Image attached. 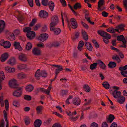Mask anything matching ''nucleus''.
I'll list each match as a JSON object with an SVG mask.
<instances>
[{"label": "nucleus", "mask_w": 127, "mask_h": 127, "mask_svg": "<svg viewBox=\"0 0 127 127\" xmlns=\"http://www.w3.org/2000/svg\"><path fill=\"white\" fill-rule=\"evenodd\" d=\"M59 22V20L57 16H54L52 18L51 22L50 24V28L54 27L56 26Z\"/></svg>", "instance_id": "1"}, {"label": "nucleus", "mask_w": 127, "mask_h": 127, "mask_svg": "<svg viewBox=\"0 0 127 127\" xmlns=\"http://www.w3.org/2000/svg\"><path fill=\"white\" fill-rule=\"evenodd\" d=\"M97 32L101 36L104 37V38L110 39L111 38V35L108 33L102 30H98Z\"/></svg>", "instance_id": "2"}, {"label": "nucleus", "mask_w": 127, "mask_h": 127, "mask_svg": "<svg viewBox=\"0 0 127 127\" xmlns=\"http://www.w3.org/2000/svg\"><path fill=\"white\" fill-rule=\"evenodd\" d=\"M22 88L20 87L17 90H16L13 92V95L17 97H19L21 96L22 93Z\"/></svg>", "instance_id": "3"}, {"label": "nucleus", "mask_w": 127, "mask_h": 127, "mask_svg": "<svg viewBox=\"0 0 127 127\" xmlns=\"http://www.w3.org/2000/svg\"><path fill=\"white\" fill-rule=\"evenodd\" d=\"M0 44L5 48H8L10 47L11 44L8 41H4L3 40H2L0 42Z\"/></svg>", "instance_id": "4"}, {"label": "nucleus", "mask_w": 127, "mask_h": 127, "mask_svg": "<svg viewBox=\"0 0 127 127\" xmlns=\"http://www.w3.org/2000/svg\"><path fill=\"white\" fill-rule=\"evenodd\" d=\"M8 84L10 87L14 88H17L18 86L16 81L14 79L10 80Z\"/></svg>", "instance_id": "5"}, {"label": "nucleus", "mask_w": 127, "mask_h": 127, "mask_svg": "<svg viewBox=\"0 0 127 127\" xmlns=\"http://www.w3.org/2000/svg\"><path fill=\"white\" fill-rule=\"evenodd\" d=\"M50 30L53 32L54 34L56 35H58L61 32V29L58 28H54V27L50 28Z\"/></svg>", "instance_id": "6"}, {"label": "nucleus", "mask_w": 127, "mask_h": 127, "mask_svg": "<svg viewBox=\"0 0 127 127\" xmlns=\"http://www.w3.org/2000/svg\"><path fill=\"white\" fill-rule=\"evenodd\" d=\"M48 36L46 34H42L40 35L38 38V40L43 42L46 40Z\"/></svg>", "instance_id": "7"}, {"label": "nucleus", "mask_w": 127, "mask_h": 127, "mask_svg": "<svg viewBox=\"0 0 127 127\" xmlns=\"http://www.w3.org/2000/svg\"><path fill=\"white\" fill-rule=\"evenodd\" d=\"M26 36L29 39H32L34 38L35 36V33L33 31H31L30 32L27 33Z\"/></svg>", "instance_id": "8"}, {"label": "nucleus", "mask_w": 127, "mask_h": 127, "mask_svg": "<svg viewBox=\"0 0 127 127\" xmlns=\"http://www.w3.org/2000/svg\"><path fill=\"white\" fill-rule=\"evenodd\" d=\"M104 0H100L98 2V9L99 11H102L105 9V7H103L101 8V6L104 4Z\"/></svg>", "instance_id": "9"}, {"label": "nucleus", "mask_w": 127, "mask_h": 127, "mask_svg": "<svg viewBox=\"0 0 127 127\" xmlns=\"http://www.w3.org/2000/svg\"><path fill=\"white\" fill-rule=\"evenodd\" d=\"M70 22L71 24V27L72 28L74 29L76 28L78 25L75 19L73 18H71L70 19Z\"/></svg>", "instance_id": "10"}, {"label": "nucleus", "mask_w": 127, "mask_h": 127, "mask_svg": "<svg viewBox=\"0 0 127 127\" xmlns=\"http://www.w3.org/2000/svg\"><path fill=\"white\" fill-rule=\"evenodd\" d=\"M48 13L44 10H41L39 13L40 16L44 18H46L48 17Z\"/></svg>", "instance_id": "11"}, {"label": "nucleus", "mask_w": 127, "mask_h": 127, "mask_svg": "<svg viewBox=\"0 0 127 127\" xmlns=\"http://www.w3.org/2000/svg\"><path fill=\"white\" fill-rule=\"evenodd\" d=\"M17 76V78L19 79H25L27 77V75L23 72H21L18 73Z\"/></svg>", "instance_id": "12"}, {"label": "nucleus", "mask_w": 127, "mask_h": 127, "mask_svg": "<svg viewBox=\"0 0 127 127\" xmlns=\"http://www.w3.org/2000/svg\"><path fill=\"white\" fill-rule=\"evenodd\" d=\"M9 55L8 53H6L2 54L1 56L0 60L3 62L5 61L8 58Z\"/></svg>", "instance_id": "13"}, {"label": "nucleus", "mask_w": 127, "mask_h": 127, "mask_svg": "<svg viewBox=\"0 0 127 127\" xmlns=\"http://www.w3.org/2000/svg\"><path fill=\"white\" fill-rule=\"evenodd\" d=\"M51 88V86H49L47 90L43 88H39L40 91L44 92L45 93L47 94L48 95H49L50 91Z\"/></svg>", "instance_id": "14"}, {"label": "nucleus", "mask_w": 127, "mask_h": 127, "mask_svg": "<svg viewBox=\"0 0 127 127\" xmlns=\"http://www.w3.org/2000/svg\"><path fill=\"white\" fill-rule=\"evenodd\" d=\"M13 45L15 49H17L19 51H21L22 50V49L20 46L19 42L15 41Z\"/></svg>", "instance_id": "15"}, {"label": "nucleus", "mask_w": 127, "mask_h": 127, "mask_svg": "<svg viewBox=\"0 0 127 127\" xmlns=\"http://www.w3.org/2000/svg\"><path fill=\"white\" fill-rule=\"evenodd\" d=\"M18 59L21 61L24 62L27 61V60L26 55L23 54H21L19 55Z\"/></svg>", "instance_id": "16"}, {"label": "nucleus", "mask_w": 127, "mask_h": 127, "mask_svg": "<svg viewBox=\"0 0 127 127\" xmlns=\"http://www.w3.org/2000/svg\"><path fill=\"white\" fill-rule=\"evenodd\" d=\"M121 94V92L117 90H114L112 93V95L115 98L119 97Z\"/></svg>", "instance_id": "17"}, {"label": "nucleus", "mask_w": 127, "mask_h": 127, "mask_svg": "<svg viewBox=\"0 0 127 127\" xmlns=\"http://www.w3.org/2000/svg\"><path fill=\"white\" fill-rule=\"evenodd\" d=\"M5 23L2 20H0V33H1L4 29Z\"/></svg>", "instance_id": "18"}, {"label": "nucleus", "mask_w": 127, "mask_h": 127, "mask_svg": "<svg viewBox=\"0 0 127 127\" xmlns=\"http://www.w3.org/2000/svg\"><path fill=\"white\" fill-rule=\"evenodd\" d=\"M5 71L7 73H14L15 71V68H11L9 66L5 67Z\"/></svg>", "instance_id": "19"}, {"label": "nucleus", "mask_w": 127, "mask_h": 127, "mask_svg": "<svg viewBox=\"0 0 127 127\" xmlns=\"http://www.w3.org/2000/svg\"><path fill=\"white\" fill-rule=\"evenodd\" d=\"M17 67L19 70H21L27 68V66L25 64H20L17 66Z\"/></svg>", "instance_id": "20"}, {"label": "nucleus", "mask_w": 127, "mask_h": 127, "mask_svg": "<svg viewBox=\"0 0 127 127\" xmlns=\"http://www.w3.org/2000/svg\"><path fill=\"white\" fill-rule=\"evenodd\" d=\"M42 123L41 121L39 119L36 120L34 123V125L35 127H39Z\"/></svg>", "instance_id": "21"}, {"label": "nucleus", "mask_w": 127, "mask_h": 127, "mask_svg": "<svg viewBox=\"0 0 127 127\" xmlns=\"http://www.w3.org/2000/svg\"><path fill=\"white\" fill-rule=\"evenodd\" d=\"M43 108V106H42L40 105L37 106L36 108L37 114L38 115L42 114V111Z\"/></svg>", "instance_id": "22"}, {"label": "nucleus", "mask_w": 127, "mask_h": 127, "mask_svg": "<svg viewBox=\"0 0 127 127\" xmlns=\"http://www.w3.org/2000/svg\"><path fill=\"white\" fill-rule=\"evenodd\" d=\"M81 100L79 98L77 97L74 98L73 101V103L75 105H79L81 103Z\"/></svg>", "instance_id": "23"}, {"label": "nucleus", "mask_w": 127, "mask_h": 127, "mask_svg": "<svg viewBox=\"0 0 127 127\" xmlns=\"http://www.w3.org/2000/svg\"><path fill=\"white\" fill-rule=\"evenodd\" d=\"M7 39L10 40H13L15 39V37L14 34L12 33H9L7 36Z\"/></svg>", "instance_id": "24"}, {"label": "nucleus", "mask_w": 127, "mask_h": 127, "mask_svg": "<svg viewBox=\"0 0 127 127\" xmlns=\"http://www.w3.org/2000/svg\"><path fill=\"white\" fill-rule=\"evenodd\" d=\"M16 60L14 58H10L7 62L8 64L11 65H14L16 63Z\"/></svg>", "instance_id": "25"}, {"label": "nucleus", "mask_w": 127, "mask_h": 127, "mask_svg": "<svg viewBox=\"0 0 127 127\" xmlns=\"http://www.w3.org/2000/svg\"><path fill=\"white\" fill-rule=\"evenodd\" d=\"M34 89L33 86L31 84H29L27 85L25 88L26 91L28 92H31L33 91Z\"/></svg>", "instance_id": "26"}, {"label": "nucleus", "mask_w": 127, "mask_h": 127, "mask_svg": "<svg viewBox=\"0 0 127 127\" xmlns=\"http://www.w3.org/2000/svg\"><path fill=\"white\" fill-rule=\"evenodd\" d=\"M82 34L83 39L86 41H87L88 39V37L86 32L84 30H82Z\"/></svg>", "instance_id": "27"}, {"label": "nucleus", "mask_w": 127, "mask_h": 127, "mask_svg": "<svg viewBox=\"0 0 127 127\" xmlns=\"http://www.w3.org/2000/svg\"><path fill=\"white\" fill-rule=\"evenodd\" d=\"M32 52L33 54L37 55H40L41 53L40 50L36 48H34L33 49Z\"/></svg>", "instance_id": "28"}, {"label": "nucleus", "mask_w": 127, "mask_h": 127, "mask_svg": "<svg viewBox=\"0 0 127 127\" xmlns=\"http://www.w3.org/2000/svg\"><path fill=\"white\" fill-rule=\"evenodd\" d=\"M41 76V75L40 70V69H38L35 72V76L36 79L38 80L40 79Z\"/></svg>", "instance_id": "29"}, {"label": "nucleus", "mask_w": 127, "mask_h": 127, "mask_svg": "<svg viewBox=\"0 0 127 127\" xmlns=\"http://www.w3.org/2000/svg\"><path fill=\"white\" fill-rule=\"evenodd\" d=\"M85 45L89 50L90 51H92L93 47L91 43L89 42H86L85 43Z\"/></svg>", "instance_id": "30"}, {"label": "nucleus", "mask_w": 127, "mask_h": 127, "mask_svg": "<svg viewBox=\"0 0 127 127\" xmlns=\"http://www.w3.org/2000/svg\"><path fill=\"white\" fill-rule=\"evenodd\" d=\"M112 58L113 60L116 61L118 63H119L121 62V60L119 56L116 55H113Z\"/></svg>", "instance_id": "31"}, {"label": "nucleus", "mask_w": 127, "mask_h": 127, "mask_svg": "<svg viewBox=\"0 0 127 127\" xmlns=\"http://www.w3.org/2000/svg\"><path fill=\"white\" fill-rule=\"evenodd\" d=\"M84 45V43L83 41H81L79 42L77 47L79 51H81L82 50Z\"/></svg>", "instance_id": "32"}, {"label": "nucleus", "mask_w": 127, "mask_h": 127, "mask_svg": "<svg viewBox=\"0 0 127 127\" xmlns=\"http://www.w3.org/2000/svg\"><path fill=\"white\" fill-rule=\"evenodd\" d=\"M116 65V63L115 62L110 61L108 64V66L110 68H115Z\"/></svg>", "instance_id": "33"}, {"label": "nucleus", "mask_w": 127, "mask_h": 127, "mask_svg": "<svg viewBox=\"0 0 127 127\" xmlns=\"http://www.w3.org/2000/svg\"><path fill=\"white\" fill-rule=\"evenodd\" d=\"M117 99V102L120 104L123 103L125 101V97L123 96H120Z\"/></svg>", "instance_id": "34"}, {"label": "nucleus", "mask_w": 127, "mask_h": 127, "mask_svg": "<svg viewBox=\"0 0 127 127\" xmlns=\"http://www.w3.org/2000/svg\"><path fill=\"white\" fill-rule=\"evenodd\" d=\"M98 63H94L91 64L90 66V69L92 70L95 69L97 68Z\"/></svg>", "instance_id": "35"}, {"label": "nucleus", "mask_w": 127, "mask_h": 127, "mask_svg": "<svg viewBox=\"0 0 127 127\" xmlns=\"http://www.w3.org/2000/svg\"><path fill=\"white\" fill-rule=\"evenodd\" d=\"M99 62L100 64L99 65L100 68L103 69H105L106 66L104 63L100 60H99Z\"/></svg>", "instance_id": "36"}, {"label": "nucleus", "mask_w": 127, "mask_h": 127, "mask_svg": "<svg viewBox=\"0 0 127 127\" xmlns=\"http://www.w3.org/2000/svg\"><path fill=\"white\" fill-rule=\"evenodd\" d=\"M49 8L51 11L53 10L55 6L54 3L52 1H50L49 2L48 4Z\"/></svg>", "instance_id": "37"}, {"label": "nucleus", "mask_w": 127, "mask_h": 127, "mask_svg": "<svg viewBox=\"0 0 127 127\" xmlns=\"http://www.w3.org/2000/svg\"><path fill=\"white\" fill-rule=\"evenodd\" d=\"M117 40L118 41L123 42L126 40L125 38L123 35H120L117 37Z\"/></svg>", "instance_id": "38"}, {"label": "nucleus", "mask_w": 127, "mask_h": 127, "mask_svg": "<svg viewBox=\"0 0 127 127\" xmlns=\"http://www.w3.org/2000/svg\"><path fill=\"white\" fill-rule=\"evenodd\" d=\"M83 89L86 92H89L90 90V88L88 85L85 84L84 85Z\"/></svg>", "instance_id": "39"}, {"label": "nucleus", "mask_w": 127, "mask_h": 127, "mask_svg": "<svg viewBox=\"0 0 127 127\" xmlns=\"http://www.w3.org/2000/svg\"><path fill=\"white\" fill-rule=\"evenodd\" d=\"M114 118L115 117L113 115L110 114L109 115L107 122H109L110 123H111L114 120Z\"/></svg>", "instance_id": "40"}, {"label": "nucleus", "mask_w": 127, "mask_h": 127, "mask_svg": "<svg viewBox=\"0 0 127 127\" xmlns=\"http://www.w3.org/2000/svg\"><path fill=\"white\" fill-rule=\"evenodd\" d=\"M5 78V77L3 71H0V82H2Z\"/></svg>", "instance_id": "41"}, {"label": "nucleus", "mask_w": 127, "mask_h": 127, "mask_svg": "<svg viewBox=\"0 0 127 127\" xmlns=\"http://www.w3.org/2000/svg\"><path fill=\"white\" fill-rule=\"evenodd\" d=\"M102 85L106 89H108L110 88V85L107 82H104L103 83Z\"/></svg>", "instance_id": "42"}, {"label": "nucleus", "mask_w": 127, "mask_h": 127, "mask_svg": "<svg viewBox=\"0 0 127 127\" xmlns=\"http://www.w3.org/2000/svg\"><path fill=\"white\" fill-rule=\"evenodd\" d=\"M41 76L44 78L46 77L47 76V74L46 71L45 70H43L41 72Z\"/></svg>", "instance_id": "43"}, {"label": "nucleus", "mask_w": 127, "mask_h": 127, "mask_svg": "<svg viewBox=\"0 0 127 127\" xmlns=\"http://www.w3.org/2000/svg\"><path fill=\"white\" fill-rule=\"evenodd\" d=\"M24 121L25 124L26 125H29L30 122V119L28 117H26L24 119Z\"/></svg>", "instance_id": "44"}, {"label": "nucleus", "mask_w": 127, "mask_h": 127, "mask_svg": "<svg viewBox=\"0 0 127 127\" xmlns=\"http://www.w3.org/2000/svg\"><path fill=\"white\" fill-rule=\"evenodd\" d=\"M81 7V4L79 3H76L74 6V8L75 10H77L78 8H80Z\"/></svg>", "instance_id": "45"}, {"label": "nucleus", "mask_w": 127, "mask_h": 127, "mask_svg": "<svg viewBox=\"0 0 127 127\" xmlns=\"http://www.w3.org/2000/svg\"><path fill=\"white\" fill-rule=\"evenodd\" d=\"M32 47V45L30 43H28L26 45V50H29L31 49Z\"/></svg>", "instance_id": "46"}, {"label": "nucleus", "mask_w": 127, "mask_h": 127, "mask_svg": "<svg viewBox=\"0 0 127 127\" xmlns=\"http://www.w3.org/2000/svg\"><path fill=\"white\" fill-rule=\"evenodd\" d=\"M114 28L112 27L109 28L107 29L106 30L107 32L112 33H115L114 31Z\"/></svg>", "instance_id": "47"}, {"label": "nucleus", "mask_w": 127, "mask_h": 127, "mask_svg": "<svg viewBox=\"0 0 127 127\" xmlns=\"http://www.w3.org/2000/svg\"><path fill=\"white\" fill-rule=\"evenodd\" d=\"M31 28L30 27H25L23 29V31L25 32H27V33L28 32H30L31 31Z\"/></svg>", "instance_id": "48"}, {"label": "nucleus", "mask_w": 127, "mask_h": 127, "mask_svg": "<svg viewBox=\"0 0 127 127\" xmlns=\"http://www.w3.org/2000/svg\"><path fill=\"white\" fill-rule=\"evenodd\" d=\"M51 45L52 46L54 47H58L59 45V44L58 42L55 41L51 43Z\"/></svg>", "instance_id": "49"}, {"label": "nucleus", "mask_w": 127, "mask_h": 127, "mask_svg": "<svg viewBox=\"0 0 127 127\" xmlns=\"http://www.w3.org/2000/svg\"><path fill=\"white\" fill-rule=\"evenodd\" d=\"M48 0H42L41 3L42 5L44 6L48 5Z\"/></svg>", "instance_id": "50"}, {"label": "nucleus", "mask_w": 127, "mask_h": 127, "mask_svg": "<svg viewBox=\"0 0 127 127\" xmlns=\"http://www.w3.org/2000/svg\"><path fill=\"white\" fill-rule=\"evenodd\" d=\"M80 33L79 32H77L75 33L74 35L75 37H72V39L73 40H75V39L78 38L79 37Z\"/></svg>", "instance_id": "51"}, {"label": "nucleus", "mask_w": 127, "mask_h": 127, "mask_svg": "<svg viewBox=\"0 0 127 127\" xmlns=\"http://www.w3.org/2000/svg\"><path fill=\"white\" fill-rule=\"evenodd\" d=\"M5 106L6 110L7 111L8 110L9 108V102L7 100H5Z\"/></svg>", "instance_id": "52"}, {"label": "nucleus", "mask_w": 127, "mask_h": 127, "mask_svg": "<svg viewBox=\"0 0 127 127\" xmlns=\"http://www.w3.org/2000/svg\"><path fill=\"white\" fill-rule=\"evenodd\" d=\"M24 97L25 100L28 101H30L31 99V97L27 95H24Z\"/></svg>", "instance_id": "53"}, {"label": "nucleus", "mask_w": 127, "mask_h": 127, "mask_svg": "<svg viewBox=\"0 0 127 127\" xmlns=\"http://www.w3.org/2000/svg\"><path fill=\"white\" fill-rule=\"evenodd\" d=\"M29 6L31 7L33 6V0H27Z\"/></svg>", "instance_id": "54"}, {"label": "nucleus", "mask_w": 127, "mask_h": 127, "mask_svg": "<svg viewBox=\"0 0 127 127\" xmlns=\"http://www.w3.org/2000/svg\"><path fill=\"white\" fill-rule=\"evenodd\" d=\"M124 27V25L122 24H121L119 25L117 27L118 29H120L121 31H124L125 30Z\"/></svg>", "instance_id": "55"}, {"label": "nucleus", "mask_w": 127, "mask_h": 127, "mask_svg": "<svg viewBox=\"0 0 127 127\" xmlns=\"http://www.w3.org/2000/svg\"><path fill=\"white\" fill-rule=\"evenodd\" d=\"M121 74L124 77H127V71L125 70L121 72Z\"/></svg>", "instance_id": "56"}, {"label": "nucleus", "mask_w": 127, "mask_h": 127, "mask_svg": "<svg viewBox=\"0 0 127 127\" xmlns=\"http://www.w3.org/2000/svg\"><path fill=\"white\" fill-rule=\"evenodd\" d=\"M63 70L62 67L59 68L55 69V74L56 75L57 74L60 72L62 70Z\"/></svg>", "instance_id": "57"}, {"label": "nucleus", "mask_w": 127, "mask_h": 127, "mask_svg": "<svg viewBox=\"0 0 127 127\" xmlns=\"http://www.w3.org/2000/svg\"><path fill=\"white\" fill-rule=\"evenodd\" d=\"M36 19H34L32 20V21L30 23L29 26L30 27L32 26L36 23Z\"/></svg>", "instance_id": "58"}, {"label": "nucleus", "mask_w": 127, "mask_h": 127, "mask_svg": "<svg viewBox=\"0 0 127 127\" xmlns=\"http://www.w3.org/2000/svg\"><path fill=\"white\" fill-rule=\"evenodd\" d=\"M67 93V90H61V95L62 96H64L66 95Z\"/></svg>", "instance_id": "59"}, {"label": "nucleus", "mask_w": 127, "mask_h": 127, "mask_svg": "<svg viewBox=\"0 0 127 127\" xmlns=\"http://www.w3.org/2000/svg\"><path fill=\"white\" fill-rule=\"evenodd\" d=\"M123 4L126 10H127V0H124Z\"/></svg>", "instance_id": "60"}, {"label": "nucleus", "mask_w": 127, "mask_h": 127, "mask_svg": "<svg viewBox=\"0 0 127 127\" xmlns=\"http://www.w3.org/2000/svg\"><path fill=\"white\" fill-rule=\"evenodd\" d=\"M91 127H98V125L97 123L94 122L91 124Z\"/></svg>", "instance_id": "61"}, {"label": "nucleus", "mask_w": 127, "mask_h": 127, "mask_svg": "<svg viewBox=\"0 0 127 127\" xmlns=\"http://www.w3.org/2000/svg\"><path fill=\"white\" fill-rule=\"evenodd\" d=\"M4 119H2L0 122V127H4Z\"/></svg>", "instance_id": "62"}, {"label": "nucleus", "mask_w": 127, "mask_h": 127, "mask_svg": "<svg viewBox=\"0 0 127 127\" xmlns=\"http://www.w3.org/2000/svg\"><path fill=\"white\" fill-rule=\"evenodd\" d=\"M40 27V25L39 24H37L36 25L33 27V30H34L36 31L38 30V28Z\"/></svg>", "instance_id": "63"}, {"label": "nucleus", "mask_w": 127, "mask_h": 127, "mask_svg": "<svg viewBox=\"0 0 127 127\" xmlns=\"http://www.w3.org/2000/svg\"><path fill=\"white\" fill-rule=\"evenodd\" d=\"M37 47H39L43 48L44 47L45 45L43 43H40L39 44H37Z\"/></svg>", "instance_id": "64"}]
</instances>
